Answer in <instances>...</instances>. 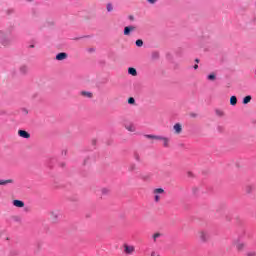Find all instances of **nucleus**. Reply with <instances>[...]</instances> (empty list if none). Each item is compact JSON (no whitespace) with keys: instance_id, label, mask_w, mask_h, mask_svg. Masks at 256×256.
Listing matches in <instances>:
<instances>
[{"instance_id":"nucleus-9","label":"nucleus","mask_w":256,"mask_h":256,"mask_svg":"<svg viewBox=\"0 0 256 256\" xmlns=\"http://www.w3.org/2000/svg\"><path fill=\"white\" fill-rule=\"evenodd\" d=\"M234 246L236 247L237 251L241 252L245 249V243L243 242H235Z\"/></svg>"},{"instance_id":"nucleus-21","label":"nucleus","mask_w":256,"mask_h":256,"mask_svg":"<svg viewBox=\"0 0 256 256\" xmlns=\"http://www.w3.org/2000/svg\"><path fill=\"white\" fill-rule=\"evenodd\" d=\"M101 193L102 195H109V193H111V190L109 188H102Z\"/></svg>"},{"instance_id":"nucleus-28","label":"nucleus","mask_w":256,"mask_h":256,"mask_svg":"<svg viewBox=\"0 0 256 256\" xmlns=\"http://www.w3.org/2000/svg\"><path fill=\"white\" fill-rule=\"evenodd\" d=\"M135 159H136V161H141V156H139V154H135Z\"/></svg>"},{"instance_id":"nucleus-20","label":"nucleus","mask_w":256,"mask_h":256,"mask_svg":"<svg viewBox=\"0 0 256 256\" xmlns=\"http://www.w3.org/2000/svg\"><path fill=\"white\" fill-rule=\"evenodd\" d=\"M251 99H252V98H251L250 95L244 97V99H243V104H244V105H247L248 103H251Z\"/></svg>"},{"instance_id":"nucleus-31","label":"nucleus","mask_w":256,"mask_h":256,"mask_svg":"<svg viewBox=\"0 0 256 256\" xmlns=\"http://www.w3.org/2000/svg\"><path fill=\"white\" fill-rule=\"evenodd\" d=\"M151 256H157L156 252H151Z\"/></svg>"},{"instance_id":"nucleus-8","label":"nucleus","mask_w":256,"mask_h":256,"mask_svg":"<svg viewBox=\"0 0 256 256\" xmlns=\"http://www.w3.org/2000/svg\"><path fill=\"white\" fill-rule=\"evenodd\" d=\"M145 137L146 139H151L152 141H161L162 136L146 134Z\"/></svg>"},{"instance_id":"nucleus-2","label":"nucleus","mask_w":256,"mask_h":256,"mask_svg":"<svg viewBox=\"0 0 256 256\" xmlns=\"http://www.w3.org/2000/svg\"><path fill=\"white\" fill-rule=\"evenodd\" d=\"M154 201L159 203L161 201V195H165V190L163 188H156L153 190Z\"/></svg>"},{"instance_id":"nucleus-12","label":"nucleus","mask_w":256,"mask_h":256,"mask_svg":"<svg viewBox=\"0 0 256 256\" xmlns=\"http://www.w3.org/2000/svg\"><path fill=\"white\" fill-rule=\"evenodd\" d=\"M125 129L127 131H129L130 133H135V131H136L135 125H133V124H126Z\"/></svg>"},{"instance_id":"nucleus-14","label":"nucleus","mask_w":256,"mask_h":256,"mask_svg":"<svg viewBox=\"0 0 256 256\" xmlns=\"http://www.w3.org/2000/svg\"><path fill=\"white\" fill-rule=\"evenodd\" d=\"M19 71H20V73H21L22 75H27V73H28V71H29V68H28L27 66H25V65H22V66L20 67Z\"/></svg>"},{"instance_id":"nucleus-25","label":"nucleus","mask_w":256,"mask_h":256,"mask_svg":"<svg viewBox=\"0 0 256 256\" xmlns=\"http://www.w3.org/2000/svg\"><path fill=\"white\" fill-rule=\"evenodd\" d=\"M216 115H218V117H223L224 113L221 110H216Z\"/></svg>"},{"instance_id":"nucleus-17","label":"nucleus","mask_w":256,"mask_h":256,"mask_svg":"<svg viewBox=\"0 0 256 256\" xmlns=\"http://www.w3.org/2000/svg\"><path fill=\"white\" fill-rule=\"evenodd\" d=\"M9 183H15L13 179L0 180V185H9Z\"/></svg>"},{"instance_id":"nucleus-7","label":"nucleus","mask_w":256,"mask_h":256,"mask_svg":"<svg viewBox=\"0 0 256 256\" xmlns=\"http://www.w3.org/2000/svg\"><path fill=\"white\" fill-rule=\"evenodd\" d=\"M67 59V53L62 52L56 55V61H65Z\"/></svg>"},{"instance_id":"nucleus-15","label":"nucleus","mask_w":256,"mask_h":256,"mask_svg":"<svg viewBox=\"0 0 256 256\" xmlns=\"http://www.w3.org/2000/svg\"><path fill=\"white\" fill-rule=\"evenodd\" d=\"M129 75H132V77H137V69L130 67L128 68Z\"/></svg>"},{"instance_id":"nucleus-22","label":"nucleus","mask_w":256,"mask_h":256,"mask_svg":"<svg viewBox=\"0 0 256 256\" xmlns=\"http://www.w3.org/2000/svg\"><path fill=\"white\" fill-rule=\"evenodd\" d=\"M136 46L143 47V40H141V39L136 40Z\"/></svg>"},{"instance_id":"nucleus-11","label":"nucleus","mask_w":256,"mask_h":256,"mask_svg":"<svg viewBox=\"0 0 256 256\" xmlns=\"http://www.w3.org/2000/svg\"><path fill=\"white\" fill-rule=\"evenodd\" d=\"M13 205H14V207L23 208V207H25V202H23L21 200H14Z\"/></svg>"},{"instance_id":"nucleus-3","label":"nucleus","mask_w":256,"mask_h":256,"mask_svg":"<svg viewBox=\"0 0 256 256\" xmlns=\"http://www.w3.org/2000/svg\"><path fill=\"white\" fill-rule=\"evenodd\" d=\"M173 130L175 135H181V133L183 132V126L180 123H176L173 126Z\"/></svg>"},{"instance_id":"nucleus-32","label":"nucleus","mask_w":256,"mask_h":256,"mask_svg":"<svg viewBox=\"0 0 256 256\" xmlns=\"http://www.w3.org/2000/svg\"><path fill=\"white\" fill-rule=\"evenodd\" d=\"M194 69H199V65L195 64Z\"/></svg>"},{"instance_id":"nucleus-24","label":"nucleus","mask_w":256,"mask_h":256,"mask_svg":"<svg viewBox=\"0 0 256 256\" xmlns=\"http://www.w3.org/2000/svg\"><path fill=\"white\" fill-rule=\"evenodd\" d=\"M159 237H161V233H155V234L153 235L154 241H157V239H159Z\"/></svg>"},{"instance_id":"nucleus-19","label":"nucleus","mask_w":256,"mask_h":256,"mask_svg":"<svg viewBox=\"0 0 256 256\" xmlns=\"http://www.w3.org/2000/svg\"><path fill=\"white\" fill-rule=\"evenodd\" d=\"M208 81H215V79H217V76L215 75V73H211L207 76Z\"/></svg>"},{"instance_id":"nucleus-18","label":"nucleus","mask_w":256,"mask_h":256,"mask_svg":"<svg viewBox=\"0 0 256 256\" xmlns=\"http://www.w3.org/2000/svg\"><path fill=\"white\" fill-rule=\"evenodd\" d=\"M230 105H232L233 107L234 105H237V96H231Z\"/></svg>"},{"instance_id":"nucleus-5","label":"nucleus","mask_w":256,"mask_h":256,"mask_svg":"<svg viewBox=\"0 0 256 256\" xmlns=\"http://www.w3.org/2000/svg\"><path fill=\"white\" fill-rule=\"evenodd\" d=\"M198 237L201 239V241H207L209 239V234H207L205 231H200L198 233Z\"/></svg>"},{"instance_id":"nucleus-33","label":"nucleus","mask_w":256,"mask_h":256,"mask_svg":"<svg viewBox=\"0 0 256 256\" xmlns=\"http://www.w3.org/2000/svg\"><path fill=\"white\" fill-rule=\"evenodd\" d=\"M196 63H199V59H196Z\"/></svg>"},{"instance_id":"nucleus-26","label":"nucleus","mask_w":256,"mask_h":256,"mask_svg":"<svg viewBox=\"0 0 256 256\" xmlns=\"http://www.w3.org/2000/svg\"><path fill=\"white\" fill-rule=\"evenodd\" d=\"M52 219H57L58 215L55 212H51Z\"/></svg>"},{"instance_id":"nucleus-1","label":"nucleus","mask_w":256,"mask_h":256,"mask_svg":"<svg viewBox=\"0 0 256 256\" xmlns=\"http://www.w3.org/2000/svg\"><path fill=\"white\" fill-rule=\"evenodd\" d=\"M11 42H12L11 34L0 30V45L7 47L11 44Z\"/></svg>"},{"instance_id":"nucleus-6","label":"nucleus","mask_w":256,"mask_h":256,"mask_svg":"<svg viewBox=\"0 0 256 256\" xmlns=\"http://www.w3.org/2000/svg\"><path fill=\"white\" fill-rule=\"evenodd\" d=\"M135 29H137L135 26H126L124 28V35H131V31H135Z\"/></svg>"},{"instance_id":"nucleus-30","label":"nucleus","mask_w":256,"mask_h":256,"mask_svg":"<svg viewBox=\"0 0 256 256\" xmlns=\"http://www.w3.org/2000/svg\"><path fill=\"white\" fill-rule=\"evenodd\" d=\"M148 3H151L152 5L157 3V0H148Z\"/></svg>"},{"instance_id":"nucleus-10","label":"nucleus","mask_w":256,"mask_h":256,"mask_svg":"<svg viewBox=\"0 0 256 256\" xmlns=\"http://www.w3.org/2000/svg\"><path fill=\"white\" fill-rule=\"evenodd\" d=\"M124 251H125V253H127L128 255H131V253H133V252L135 251V247L125 245V246H124Z\"/></svg>"},{"instance_id":"nucleus-27","label":"nucleus","mask_w":256,"mask_h":256,"mask_svg":"<svg viewBox=\"0 0 256 256\" xmlns=\"http://www.w3.org/2000/svg\"><path fill=\"white\" fill-rule=\"evenodd\" d=\"M107 11H113V6L111 4L107 5Z\"/></svg>"},{"instance_id":"nucleus-29","label":"nucleus","mask_w":256,"mask_h":256,"mask_svg":"<svg viewBox=\"0 0 256 256\" xmlns=\"http://www.w3.org/2000/svg\"><path fill=\"white\" fill-rule=\"evenodd\" d=\"M247 256H256V253L255 252H248Z\"/></svg>"},{"instance_id":"nucleus-23","label":"nucleus","mask_w":256,"mask_h":256,"mask_svg":"<svg viewBox=\"0 0 256 256\" xmlns=\"http://www.w3.org/2000/svg\"><path fill=\"white\" fill-rule=\"evenodd\" d=\"M128 103H129V105H135V98L130 97V98L128 99Z\"/></svg>"},{"instance_id":"nucleus-13","label":"nucleus","mask_w":256,"mask_h":256,"mask_svg":"<svg viewBox=\"0 0 256 256\" xmlns=\"http://www.w3.org/2000/svg\"><path fill=\"white\" fill-rule=\"evenodd\" d=\"M160 141H162V143H163V147H165V148H169V138H167V137H161V139H160Z\"/></svg>"},{"instance_id":"nucleus-4","label":"nucleus","mask_w":256,"mask_h":256,"mask_svg":"<svg viewBox=\"0 0 256 256\" xmlns=\"http://www.w3.org/2000/svg\"><path fill=\"white\" fill-rule=\"evenodd\" d=\"M18 135L19 137H22V139H29L31 137V134L25 130H19Z\"/></svg>"},{"instance_id":"nucleus-35","label":"nucleus","mask_w":256,"mask_h":256,"mask_svg":"<svg viewBox=\"0 0 256 256\" xmlns=\"http://www.w3.org/2000/svg\"><path fill=\"white\" fill-rule=\"evenodd\" d=\"M157 256H161V255H157Z\"/></svg>"},{"instance_id":"nucleus-34","label":"nucleus","mask_w":256,"mask_h":256,"mask_svg":"<svg viewBox=\"0 0 256 256\" xmlns=\"http://www.w3.org/2000/svg\"><path fill=\"white\" fill-rule=\"evenodd\" d=\"M31 47L33 48V47H35L34 45H31Z\"/></svg>"},{"instance_id":"nucleus-16","label":"nucleus","mask_w":256,"mask_h":256,"mask_svg":"<svg viewBox=\"0 0 256 256\" xmlns=\"http://www.w3.org/2000/svg\"><path fill=\"white\" fill-rule=\"evenodd\" d=\"M80 95H82V97H87L88 99H91L93 97V93L87 91H82Z\"/></svg>"}]
</instances>
